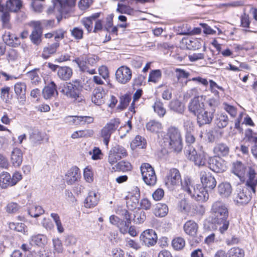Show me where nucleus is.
Instances as JSON below:
<instances>
[{"label":"nucleus","instance_id":"10","mask_svg":"<svg viewBox=\"0 0 257 257\" xmlns=\"http://www.w3.org/2000/svg\"><path fill=\"white\" fill-rule=\"evenodd\" d=\"M205 96L203 95L194 96L188 103V110L196 115L201 111L204 110V101Z\"/></svg>","mask_w":257,"mask_h":257},{"label":"nucleus","instance_id":"26","mask_svg":"<svg viewBox=\"0 0 257 257\" xmlns=\"http://www.w3.org/2000/svg\"><path fill=\"white\" fill-rule=\"evenodd\" d=\"M104 88L101 86L96 87L93 93L91 100L97 105H100L104 103L103 97L105 95Z\"/></svg>","mask_w":257,"mask_h":257},{"label":"nucleus","instance_id":"13","mask_svg":"<svg viewBox=\"0 0 257 257\" xmlns=\"http://www.w3.org/2000/svg\"><path fill=\"white\" fill-rule=\"evenodd\" d=\"M131 70L127 67L122 66L118 68L115 72L116 80L121 84H126L132 78Z\"/></svg>","mask_w":257,"mask_h":257},{"label":"nucleus","instance_id":"37","mask_svg":"<svg viewBox=\"0 0 257 257\" xmlns=\"http://www.w3.org/2000/svg\"><path fill=\"white\" fill-rule=\"evenodd\" d=\"M162 124L159 121L151 120L146 124V128L153 133H158L162 129Z\"/></svg>","mask_w":257,"mask_h":257},{"label":"nucleus","instance_id":"18","mask_svg":"<svg viewBox=\"0 0 257 257\" xmlns=\"http://www.w3.org/2000/svg\"><path fill=\"white\" fill-rule=\"evenodd\" d=\"M195 116L197 117V124L199 127H201L211 122L214 116L213 110L209 111L204 108V110L201 111Z\"/></svg>","mask_w":257,"mask_h":257},{"label":"nucleus","instance_id":"27","mask_svg":"<svg viewBox=\"0 0 257 257\" xmlns=\"http://www.w3.org/2000/svg\"><path fill=\"white\" fill-rule=\"evenodd\" d=\"M183 229L187 234L194 237L197 234L198 226L194 221L190 220L184 224Z\"/></svg>","mask_w":257,"mask_h":257},{"label":"nucleus","instance_id":"25","mask_svg":"<svg viewBox=\"0 0 257 257\" xmlns=\"http://www.w3.org/2000/svg\"><path fill=\"white\" fill-rule=\"evenodd\" d=\"M23 153L22 150L18 148H14L11 152L10 161L14 167H19L23 162Z\"/></svg>","mask_w":257,"mask_h":257},{"label":"nucleus","instance_id":"14","mask_svg":"<svg viewBox=\"0 0 257 257\" xmlns=\"http://www.w3.org/2000/svg\"><path fill=\"white\" fill-rule=\"evenodd\" d=\"M140 238L141 241L148 246L154 245L158 239L156 232L153 229L144 231L140 235Z\"/></svg>","mask_w":257,"mask_h":257},{"label":"nucleus","instance_id":"5","mask_svg":"<svg viewBox=\"0 0 257 257\" xmlns=\"http://www.w3.org/2000/svg\"><path fill=\"white\" fill-rule=\"evenodd\" d=\"M166 145L171 151L176 153L180 152L183 149L181 134L179 130L175 126H171L168 130Z\"/></svg>","mask_w":257,"mask_h":257},{"label":"nucleus","instance_id":"63","mask_svg":"<svg viewBox=\"0 0 257 257\" xmlns=\"http://www.w3.org/2000/svg\"><path fill=\"white\" fill-rule=\"evenodd\" d=\"M227 257H241V249L239 247L231 248L228 252Z\"/></svg>","mask_w":257,"mask_h":257},{"label":"nucleus","instance_id":"35","mask_svg":"<svg viewBox=\"0 0 257 257\" xmlns=\"http://www.w3.org/2000/svg\"><path fill=\"white\" fill-rule=\"evenodd\" d=\"M47 243L46 236L43 234H38L32 236L30 243L32 245H36L40 247L44 246Z\"/></svg>","mask_w":257,"mask_h":257},{"label":"nucleus","instance_id":"50","mask_svg":"<svg viewBox=\"0 0 257 257\" xmlns=\"http://www.w3.org/2000/svg\"><path fill=\"white\" fill-rule=\"evenodd\" d=\"M6 56L7 59L9 62L17 61L19 56L17 51L13 48H11L7 51Z\"/></svg>","mask_w":257,"mask_h":257},{"label":"nucleus","instance_id":"56","mask_svg":"<svg viewBox=\"0 0 257 257\" xmlns=\"http://www.w3.org/2000/svg\"><path fill=\"white\" fill-rule=\"evenodd\" d=\"M71 35L77 40H81L83 38V31L82 29L75 27L71 30Z\"/></svg>","mask_w":257,"mask_h":257},{"label":"nucleus","instance_id":"52","mask_svg":"<svg viewBox=\"0 0 257 257\" xmlns=\"http://www.w3.org/2000/svg\"><path fill=\"white\" fill-rule=\"evenodd\" d=\"M20 206L16 203L10 202L5 207L7 212L8 213H16L19 209Z\"/></svg>","mask_w":257,"mask_h":257},{"label":"nucleus","instance_id":"19","mask_svg":"<svg viewBox=\"0 0 257 257\" xmlns=\"http://www.w3.org/2000/svg\"><path fill=\"white\" fill-rule=\"evenodd\" d=\"M208 167L216 173L222 172L226 170V162L220 157H213L209 159Z\"/></svg>","mask_w":257,"mask_h":257},{"label":"nucleus","instance_id":"16","mask_svg":"<svg viewBox=\"0 0 257 257\" xmlns=\"http://www.w3.org/2000/svg\"><path fill=\"white\" fill-rule=\"evenodd\" d=\"M119 214L121 215L126 220H121L117 227L119 231L122 234H125L127 232L129 225L131 224L132 218V214L126 209H122L119 211Z\"/></svg>","mask_w":257,"mask_h":257},{"label":"nucleus","instance_id":"46","mask_svg":"<svg viewBox=\"0 0 257 257\" xmlns=\"http://www.w3.org/2000/svg\"><path fill=\"white\" fill-rule=\"evenodd\" d=\"M44 213V210L39 205L32 206L29 210V214L32 217H37Z\"/></svg>","mask_w":257,"mask_h":257},{"label":"nucleus","instance_id":"41","mask_svg":"<svg viewBox=\"0 0 257 257\" xmlns=\"http://www.w3.org/2000/svg\"><path fill=\"white\" fill-rule=\"evenodd\" d=\"M29 139L31 143L33 145H36L41 143L43 140V138L42 136L41 133L38 130H34L30 134Z\"/></svg>","mask_w":257,"mask_h":257},{"label":"nucleus","instance_id":"39","mask_svg":"<svg viewBox=\"0 0 257 257\" xmlns=\"http://www.w3.org/2000/svg\"><path fill=\"white\" fill-rule=\"evenodd\" d=\"M146 219V215L145 211L141 209H138L133 211V220L136 224H141L144 222Z\"/></svg>","mask_w":257,"mask_h":257},{"label":"nucleus","instance_id":"45","mask_svg":"<svg viewBox=\"0 0 257 257\" xmlns=\"http://www.w3.org/2000/svg\"><path fill=\"white\" fill-rule=\"evenodd\" d=\"M116 170L126 172L132 169V165L129 162L121 161L115 165Z\"/></svg>","mask_w":257,"mask_h":257},{"label":"nucleus","instance_id":"38","mask_svg":"<svg viewBox=\"0 0 257 257\" xmlns=\"http://www.w3.org/2000/svg\"><path fill=\"white\" fill-rule=\"evenodd\" d=\"M171 110L180 114H182L185 110V106L182 103L178 100H173L169 104Z\"/></svg>","mask_w":257,"mask_h":257},{"label":"nucleus","instance_id":"23","mask_svg":"<svg viewBox=\"0 0 257 257\" xmlns=\"http://www.w3.org/2000/svg\"><path fill=\"white\" fill-rule=\"evenodd\" d=\"M26 85L24 82H18L14 86L15 92L21 104H24L26 101Z\"/></svg>","mask_w":257,"mask_h":257},{"label":"nucleus","instance_id":"29","mask_svg":"<svg viewBox=\"0 0 257 257\" xmlns=\"http://www.w3.org/2000/svg\"><path fill=\"white\" fill-rule=\"evenodd\" d=\"M99 200L98 195L93 191L89 192L84 201V206L86 208H92L95 206Z\"/></svg>","mask_w":257,"mask_h":257},{"label":"nucleus","instance_id":"64","mask_svg":"<svg viewBox=\"0 0 257 257\" xmlns=\"http://www.w3.org/2000/svg\"><path fill=\"white\" fill-rule=\"evenodd\" d=\"M84 177L85 180L89 183L92 182L93 180L92 172L88 168H86L84 170Z\"/></svg>","mask_w":257,"mask_h":257},{"label":"nucleus","instance_id":"21","mask_svg":"<svg viewBox=\"0 0 257 257\" xmlns=\"http://www.w3.org/2000/svg\"><path fill=\"white\" fill-rule=\"evenodd\" d=\"M200 179L201 183L205 188H208L213 189L216 185L215 179L211 174L205 171H202L200 173Z\"/></svg>","mask_w":257,"mask_h":257},{"label":"nucleus","instance_id":"9","mask_svg":"<svg viewBox=\"0 0 257 257\" xmlns=\"http://www.w3.org/2000/svg\"><path fill=\"white\" fill-rule=\"evenodd\" d=\"M140 169L143 179L147 185L153 186L156 183L157 176L154 169L150 164H142Z\"/></svg>","mask_w":257,"mask_h":257},{"label":"nucleus","instance_id":"31","mask_svg":"<svg viewBox=\"0 0 257 257\" xmlns=\"http://www.w3.org/2000/svg\"><path fill=\"white\" fill-rule=\"evenodd\" d=\"M55 93L58 95L56 85L53 81H52L48 86L45 87L42 91L43 95L46 99L54 96Z\"/></svg>","mask_w":257,"mask_h":257},{"label":"nucleus","instance_id":"34","mask_svg":"<svg viewBox=\"0 0 257 257\" xmlns=\"http://www.w3.org/2000/svg\"><path fill=\"white\" fill-rule=\"evenodd\" d=\"M213 151L217 156L224 157L229 154V148L227 145L220 143L215 145Z\"/></svg>","mask_w":257,"mask_h":257},{"label":"nucleus","instance_id":"47","mask_svg":"<svg viewBox=\"0 0 257 257\" xmlns=\"http://www.w3.org/2000/svg\"><path fill=\"white\" fill-rule=\"evenodd\" d=\"M38 70L39 69H35L27 73V76L31 79V82L35 84H38L41 81V78L37 72Z\"/></svg>","mask_w":257,"mask_h":257},{"label":"nucleus","instance_id":"42","mask_svg":"<svg viewBox=\"0 0 257 257\" xmlns=\"http://www.w3.org/2000/svg\"><path fill=\"white\" fill-rule=\"evenodd\" d=\"M185 245V239L181 237H177L172 241V246L174 250H182Z\"/></svg>","mask_w":257,"mask_h":257},{"label":"nucleus","instance_id":"7","mask_svg":"<svg viewBox=\"0 0 257 257\" xmlns=\"http://www.w3.org/2000/svg\"><path fill=\"white\" fill-rule=\"evenodd\" d=\"M202 149L201 146H197L196 148H189L186 150L188 158L198 166H204L206 163L205 155Z\"/></svg>","mask_w":257,"mask_h":257},{"label":"nucleus","instance_id":"1","mask_svg":"<svg viewBox=\"0 0 257 257\" xmlns=\"http://www.w3.org/2000/svg\"><path fill=\"white\" fill-rule=\"evenodd\" d=\"M58 89L63 95L75 102L84 101V97L81 94L82 85L79 80L62 83Z\"/></svg>","mask_w":257,"mask_h":257},{"label":"nucleus","instance_id":"59","mask_svg":"<svg viewBox=\"0 0 257 257\" xmlns=\"http://www.w3.org/2000/svg\"><path fill=\"white\" fill-rule=\"evenodd\" d=\"M64 120L70 125L79 124V116H68L64 118Z\"/></svg>","mask_w":257,"mask_h":257},{"label":"nucleus","instance_id":"20","mask_svg":"<svg viewBox=\"0 0 257 257\" xmlns=\"http://www.w3.org/2000/svg\"><path fill=\"white\" fill-rule=\"evenodd\" d=\"M244 16H242V27L248 28L250 24L249 15L251 14L257 21V9L250 5L245 6L243 8Z\"/></svg>","mask_w":257,"mask_h":257},{"label":"nucleus","instance_id":"30","mask_svg":"<svg viewBox=\"0 0 257 257\" xmlns=\"http://www.w3.org/2000/svg\"><path fill=\"white\" fill-rule=\"evenodd\" d=\"M73 74L72 69L68 66L58 67L57 75L62 80L67 81L70 79Z\"/></svg>","mask_w":257,"mask_h":257},{"label":"nucleus","instance_id":"57","mask_svg":"<svg viewBox=\"0 0 257 257\" xmlns=\"http://www.w3.org/2000/svg\"><path fill=\"white\" fill-rule=\"evenodd\" d=\"M183 126L185 132V134L194 133V125L192 121L190 120H186L184 122Z\"/></svg>","mask_w":257,"mask_h":257},{"label":"nucleus","instance_id":"53","mask_svg":"<svg viewBox=\"0 0 257 257\" xmlns=\"http://www.w3.org/2000/svg\"><path fill=\"white\" fill-rule=\"evenodd\" d=\"M43 1L44 0H32L31 6L35 12L40 13L42 11Z\"/></svg>","mask_w":257,"mask_h":257},{"label":"nucleus","instance_id":"32","mask_svg":"<svg viewBox=\"0 0 257 257\" xmlns=\"http://www.w3.org/2000/svg\"><path fill=\"white\" fill-rule=\"evenodd\" d=\"M59 47V43L55 42L52 44L44 47L42 54V57L45 59H48L51 55L53 54L56 52Z\"/></svg>","mask_w":257,"mask_h":257},{"label":"nucleus","instance_id":"40","mask_svg":"<svg viewBox=\"0 0 257 257\" xmlns=\"http://www.w3.org/2000/svg\"><path fill=\"white\" fill-rule=\"evenodd\" d=\"M168 212V207L165 204L158 203L155 210V214L157 216L164 217Z\"/></svg>","mask_w":257,"mask_h":257},{"label":"nucleus","instance_id":"43","mask_svg":"<svg viewBox=\"0 0 257 257\" xmlns=\"http://www.w3.org/2000/svg\"><path fill=\"white\" fill-rule=\"evenodd\" d=\"M162 77V72L160 70H152L149 74L148 81L156 83Z\"/></svg>","mask_w":257,"mask_h":257},{"label":"nucleus","instance_id":"2","mask_svg":"<svg viewBox=\"0 0 257 257\" xmlns=\"http://www.w3.org/2000/svg\"><path fill=\"white\" fill-rule=\"evenodd\" d=\"M245 180L244 190H242V204H247L251 199L252 194H255L257 187V174L251 167L246 168L244 171Z\"/></svg>","mask_w":257,"mask_h":257},{"label":"nucleus","instance_id":"15","mask_svg":"<svg viewBox=\"0 0 257 257\" xmlns=\"http://www.w3.org/2000/svg\"><path fill=\"white\" fill-rule=\"evenodd\" d=\"M33 31L30 36L32 42L37 46L39 45L42 42V28L41 26L40 21L32 23Z\"/></svg>","mask_w":257,"mask_h":257},{"label":"nucleus","instance_id":"51","mask_svg":"<svg viewBox=\"0 0 257 257\" xmlns=\"http://www.w3.org/2000/svg\"><path fill=\"white\" fill-rule=\"evenodd\" d=\"M154 111L160 116L163 117L166 113V109L163 104L160 101H156L154 105Z\"/></svg>","mask_w":257,"mask_h":257},{"label":"nucleus","instance_id":"61","mask_svg":"<svg viewBox=\"0 0 257 257\" xmlns=\"http://www.w3.org/2000/svg\"><path fill=\"white\" fill-rule=\"evenodd\" d=\"M77 239L75 236L69 235L66 236L65 239V244L67 246L74 245L76 244Z\"/></svg>","mask_w":257,"mask_h":257},{"label":"nucleus","instance_id":"49","mask_svg":"<svg viewBox=\"0 0 257 257\" xmlns=\"http://www.w3.org/2000/svg\"><path fill=\"white\" fill-rule=\"evenodd\" d=\"M244 138L243 141L248 142L250 143H254L257 144V137L255 136L253 134L252 131L250 129H247L244 133Z\"/></svg>","mask_w":257,"mask_h":257},{"label":"nucleus","instance_id":"60","mask_svg":"<svg viewBox=\"0 0 257 257\" xmlns=\"http://www.w3.org/2000/svg\"><path fill=\"white\" fill-rule=\"evenodd\" d=\"M81 22L89 33L92 31L93 22L90 19V18H88V17L83 18L81 20Z\"/></svg>","mask_w":257,"mask_h":257},{"label":"nucleus","instance_id":"24","mask_svg":"<svg viewBox=\"0 0 257 257\" xmlns=\"http://www.w3.org/2000/svg\"><path fill=\"white\" fill-rule=\"evenodd\" d=\"M73 62L77 63L81 71L87 72L90 74L96 73L95 69H90L89 68V65L87 64V55H82L74 60Z\"/></svg>","mask_w":257,"mask_h":257},{"label":"nucleus","instance_id":"3","mask_svg":"<svg viewBox=\"0 0 257 257\" xmlns=\"http://www.w3.org/2000/svg\"><path fill=\"white\" fill-rule=\"evenodd\" d=\"M211 210L213 222L222 225L219 230L221 233H223L227 230L229 226V221L227 220L228 215L227 208L222 202L216 201L212 204Z\"/></svg>","mask_w":257,"mask_h":257},{"label":"nucleus","instance_id":"55","mask_svg":"<svg viewBox=\"0 0 257 257\" xmlns=\"http://www.w3.org/2000/svg\"><path fill=\"white\" fill-rule=\"evenodd\" d=\"M10 88L6 87L2 88L1 90V97L6 102H8L11 98L10 96Z\"/></svg>","mask_w":257,"mask_h":257},{"label":"nucleus","instance_id":"28","mask_svg":"<svg viewBox=\"0 0 257 257\" xmlns=\"http://www.w3.org/2000/svg\"><path fill=\"white\" fill-rule=\"evenodd\" d=\"M218 193L222 198H228L232 193V187L229 183L222 182L218 186Z\"/></svg>","mask_w":257,"mask_h":257},{"label":"nucleus","instance_id":"11","mask_svg":"<svg viewBox=\"0 0 257 257\" xmlns=\"http://www.w3.org/2000/svg\"><path fill=\"white\" fill-rule=\"evenodd\" d=\"M126 155L127 152L124 148L119 145H116L109 151L108 161L112 165Z\"/></svg>","mask_w":257,"mask_h":257},{"label":"nucleus","instance_id":"12","mask_svg":"<svg viewBox=\"0 0 257 257\" xmlns=\"http://www.w3.org/2000/svg\"><path fill=\"white\" fill-rule=\"evenodd\" d=\"M183 182L181 180L180 173L179 170L176 168L171 169L167 173L166 185L170 187L174 186L182 185Z\"/></svg>","mask_w":257,"mask_h":257},{"label":"nucleus","instance_id":"8","mask_svg":"<svg viewBox=\"0 0 257 257\" xmlns=\"http://www.w3.org/2000/svg\"><path fill=\"white\" fill-rule=\"evenodd\" d=\"M120 123L119 118H113L110 120L101 129L100 137L103 139L105 146H108L111 135L117 129Z\"/></svg>","mask_w":257,"mask_h":257},{"label":"nucleus","instance_id":"54","mask_svg":"<svg viewBox=\"0 0 257 257\" xmlns=\"http://www.w3.org/2000/svg\"><path fill=\"white\" fill-rule=\"evenodd\" d=\"M175 72L178 81H180L181 79L187 78L190 75L189 72L180 68H176Z\"/></svg>","mask_w":257,"mask_h":257},{"label":"nucleus","instance_id":"22","mask_svg":"<svg viewBox=\"0 0 257 257\" xmlns=\"http://www.w3.org/2000/svg\"><path fill=\"white\" fill-rule=\"evenodd\" d=\"M80 178L79 169L76 166L70 168L65 175V181L69 185H72Z\"/></svg>","mask_w":257,"mask_h":257},{"label":"nucleus","instance_id":"48","mask_svg":"<svg viewBox=\"0 0 257 257\" xmlns=\"http://www.w3.org/2000/svg\"><path fill=\"white\" fill-rule=\"evenodd\" d=\"M185 142L187 144L186 150L189 149V148H195V143L196 139L194 137V133L188 134L185 135ZM197 146L196 145V147Z\"/></svg>","mask_w":257,"mask_h":257},{"label":"nucleus","instance_id":"17","mask_svg":"<svg viewBox=\"0 0 257 257\" xmlns=\"http://www.w3.org/2000/svg\"><path fill=\"white\" fill-rule=\"evenodd\" d=\"M75 0H55L54 9L60 13H67L75 4Z\"/></svg>","mask_w":257,"mask_h":257},{"label":"nucleus","instance_id":"6","mask_svg":"<svg viewBox=\"0 0 257 257\" xmlns=\"http://www.w3.org/2000/svg\"><path fill=\"white\" fill-rule=\"evenodd\" d=\"M231 172L233 174L232 176V179L236 180L235 178H237L236 182L235 181L234 183L236 184L237 188L235 190L233 195V199L237 205H239L240 202L239 200L241 199V188H240V183L241 182V162L240 161H235L232 163Z\"/></svg>","mask_w":257,"mask_h":257},{"label":"nucleus","instance_id":"44","mask_svg":"<svg viewBox=\"0 0 257 257\" xmlns=\"http://www.w3.org/2000/svg\"><path fill=\"white\" fill-rule=\"evenodd\" d=\"M131 95L128 94H125L120 97L119 104L118 108L121 110L125 109L131 100Z\"/></svg>","mask_w":257,"mask_h":257},{"label":"nucleus","instance_id":"33","mask_svg":"<svg viewBox=\"0 0 257 257\" xmlns=\"http://www.w3.org/2000/svg\"><path fill=\"white\" fill-rule=\"evenodd\" d=\"M11 180V175L8 172H3L0 174V186L1 188L5 189L13 186Z\"/></svg>","mask_w":257,"mask_h":257},{"label":"nucleus","instance_id":"36","mask_svg":"<svg viewBox=\"0 0 257 257\" xmlns=\"http://www.w3.org/2000/svg\"><path fill=\"white\" fill-rule=\"evenodd\" d=\"M215 123L220 128L226 127L228 123V118L225 113H218L216 115Z\"/></svg>","mask_w":257,"mask_h":257},{"label":"nucleus","instance_id":"58","mask_svg":"<svg viewBox=\"0 0 257 257\" xmlns=\"http://www.w3.org/2000/svg\"><path fill=\"white\" fill-rule=\"evenodd\" d=\"M53 244L56 252L58 253L62 252L63 250V245L61 241L58 238L53 239Z\"/></svg>","mask_w":257,"mask_h":257},{"label":"nucleus","instance_id":"4","mask_svg":"<svg viewBox=\"0 0 257 257\" xmlns=\"http://www.w3.org/2000/svg\"><path fill=\"white\" fill-rule=\"evenodd\" d=\"M182 188L197 201L205 202L208 199L209 195L205 187L201 185L193 186L190 179L188 178H184L182 183Z\"/></svg>","mask_w":257,"mask_h":257},{"label":"nucleus","instance_id":"62","mask_svg":"<svg viewBox=\"0 0 257 257\" xmlns=\"http://www.w3.org/2000/svg\"><path fill=\"white\" fill-rule=\"evenodd\" d=\"M178 206L181 211L188 212L190 210V206L185 199H183L180 201Z\"/></svg>","mask_w":257,"mask_h":257}]
</instances>
